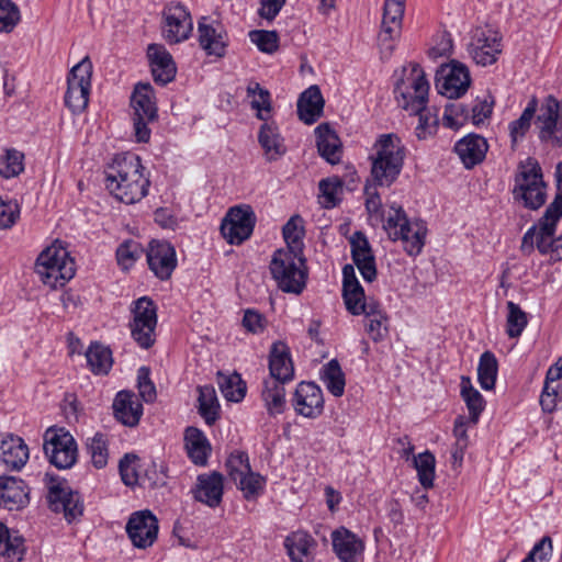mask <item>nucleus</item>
Masks as SVG:
<instances>
[{
	"instance_id": "nucleus-39",
	"label": "nucleus",
	"mask_w": 562,
	"mask_h": 562,
	"mask_svg": "<svg viewBox=\"0 0 562 562\" xmlns=\"http://www.w3.org/2000/svg\"><path fill=\"white\" fill-rule=\"evenodd\" d=\"M23 537L0 522V555L8 562H20L25 554Z\"/></svg>"
},
{
	"instance_id": "nucleus-11",
	"label": "nucleus",
	"mask_w": 562,
	"mask_h": 562,
	"mask_svg": "<svg viewBox=\"0 0 562 562\" xmlns=\"http://www.w3.org/2000/svg\"><path fill=\"white\" fill-rule=\"evenodd\" d=\"M91 76L92 63L89 57L81 59L68 74L65 104L74 114H80L88 106Z\"/></svg>"
},
{
	"instance_id": "nucleus-47",
	"label": "nucleus",
	"mask_w": 562,
	"mask_h": 562,
	"mask_svg": "<svg viewBox=\"0 0 562 562\" xmlns=\"http://www.w3.org/2000/svg\"><path fill=\"white\" fill-rule=\"evenodd\" d=\"M286 248L281 250H293L296 254H303V238L305 235L303 218L300 215H293L282 229Z\"/></svg>"
},
{
	"instance_id": "nucleus-54",
	"label": "nucleus",
	"mask_w": 562,
	"mask_h": 562,
	"mask_svg": "<svg viewBox=\"0 0 562 562\" xmlns=\"http://www.w3.org/2000/svg\"><path fill=\"white\" fill-rule=\"evenodd\" d=\"M443 124L447 127L458 130L470 122V106L461 102H452L445 106Z\"/></svg>"
},
{
	"instance_id": "nucleus-13",
	"label": "nucleus",
	"mask_w": 562,
	"mask_h": 562,
	"mask_svg": "<svg viewBox=\"0 0 562 562\" xmlns=\"http://www.w3.org/2000/svg\"><path fill=\"white\" fill-rule=\"evenodd\" d=\"M405 0H385L381 31L378 36L379 46L384 57H390L402 33Z\"/></svg>"
},
{
	"instance_id": "nucleus-64",
	"label": "nucleus",
	"mask_w": 562,
	"mask_h": 562,
	"mask_svg": "<svg viewBox=\"0 0 562 562\" xmlns=\"http://www.w3.org/2000/svg\"><path fill=\"white\" fill-rule=\"evenodd\" d=\"M553 546L550 537L544 536L535 543L521 562H549L552 558Z\"/></svg>"
},
{
	"instance_id": "nucleus-48",
	"label": "nucleus",
	"mask_w": 562,
	"mask_h": 562,
	"mask_svg": "<svg viewBox=\"0 0 562 562\" xmlns=\"http://www.w3.org/2000/svg\"><path fill=\"white\" fill-rule=\"evenodd\" d=\"M234 482L247 501L257 499L263 493L267 483L265 476L252 470L237 477Z\"/></svg>"
},
{
	"instance_id": "nucleus-4",
	"label": "nucleus",
	"mask_w": 562,
	"mask_h": 562,
	"mask_svg": "<svg viewBox=\"0 0 562 562\" xmlns=\"http://www.w3.org/2000/svg\"><path fill=\"white\" fill-rule=\"evenodd\" d=\"M269 268L272 279L282 292L301 294L305 289L308 270L303 254L276 250Z\"/></svg>"
},
{
	"instance_id": "nucleus-36",
	"label": "nucleus",
	"mask_w": 562,
	"mask_h": 562,
	"mask_svg": "<svg viewBox=\"0 0 562 562\" xmlns=\"http://www.w3.org/2000/svg\"><path fill=\"white\" fill-rule=\"evenodd\" d=\"M315 131L319 155L331 165L338 164L342 155L341 142L338 135L327 125H319Z\"/></svg>"
},
{
	"instance_id": "nucleus-3",
	"label": "nucleus",
	"mask_w": 562,
	"mask_h": 562,
	"mask_svg": "<svg viewBox=\"0 0 562 562\" xmlns=\"http://www.w3.org/2000/svg\"><path fill=\"white\" fill-rule=\"evenodd\" d=\"M383 229L393 241H400L403 250L412 257L418 256L426 243L427 225L420 220L407 217L401 205H390Z\"/></svg>"
},
{
	"instance_id": "nucleus-20",
	"label": "nucleus",
	"mask_w": 562,
	"mask_h": 562,
	"mask_svg": "<svg viewBox=\"0 0 562 562\" xmlns=\"http://www.w3.org/2000/svg\"><path fill=\"white\" fill-rule=\"evenodd\" d=\"M147 262L150 271L160 280H168L177 267L175 247L166 240H151L147 249Z\"/></svg>"
},
{
	"instance_id": "nucleus-5",
	"label": "nucleus",
	"mask_w": 562,
	"mask_h": 562,
	"mask_svg": "<svg viewBox=\"0 0 562 562\" xmlns=\"http://www.w3.org/2000/svg\"><path fill=\"white\" fill-rule=\"evenodd\" d=\"M35 272L41 281L49 288H61L74 278L75 261L61 243L56 240L38 255Z\"/></svg>"
},
{
	"instance_id": "nucleus-21",
	"label": "nucleus",
	"mask_w": 562,
	"mask_h": 562,
	"mask_svg": "<svg viewBox=\"0 0 562 562\" xmlns=\"http://www.w3.org/2000/svg\"><path fill=\"white\" fill-rule=\"evenodd\" d=\"M333 551L340 562H359L366 544L355 532L346 527L335 529L331 535Z\"/></svg>"
},
{
	"instance_id": "nucleus-37",
	"label": "nucleus",
	"mask_w": 562,
	"mask_h": 562,
	"mask_svg": "<svg viewBox=\"0 0 562 562\" xmlns=\"http://www.w3.org/2000/svg\"><path fill=\"white\" fill-rule=\"evenodd\" d=\"M258 140L265 151V156L269 161L277 160L285 154L286 148L284 140L280 135L279 128L273 123H265L261 125Z\"/></svg>"
},
{
	"instance_id": "nucleus-38",
	"label": "nucleus",
	"mask_w": 562,
	"mask_h": 562,
	"mask_svg": "<svg viewBox=\"0 0 562 562\" xmlns=\"http://www.w3.org/2000/svg\"><path fill=\"white\" fill-rule=\"evenodd\" d=\"M286 382L276 379H265L261 398L270 416H277L284 412L286 406L285 387Z\"/></svg>"
},
{
	"instance_id": "nucleus-2",
	"label": "nucleus",
	"mask_w": 562,
	"mask_h": 562,
	"mask_svg": "<svg viewBox=\"0 0 562 562\" xmlns=\"http://www.w3.org/2000/svg\"><path fill=\"white\" fill-rule=\"evenodd\" d=\"M144 172L145 167L139 156L133 153L119 154L104 171L105 188L116 200L134 204L148 193L150 181Z\"/></svg>"
},
{
	"instance_id": "nucleus-28",
	"label": "nucleus",
	"mask_w": 562,
	"mask_h": 562,
	"mask_svg": "<svg viewBox=\"0 0 562 562\" xmlns=\"http://www.w3.org/2000/svg\"><path fill=\"white\" fill-rule=\"evenodd\" d=\"M487 149L488 144L486 139L476 134H468L454 145L456 154L468 169L481 164L486 156Z\"/></svg>"
},
{
	"instance_id": "nucleus-17",
	"label": "nucleus",
	"mask_w": 562,
	"mask_h": 562,
	"mask_svg": "<svg viewBox=\"0 0 562 562\" xmlns=\"http://www.w3.org/2000/svg\"><path fill=\"white\" fill-rule=\"evenodd\" d=\"M198 41L209 56L223 57L229 43L225 26L217 20L202 16L198 22Z\"/></svg>"
},
{
	"instance_id": "nucleus-34",
	"label": "nucleus",
	"mask_w": 562,
	"mask_h": 562,
	"mask_svg": "<svg viewBox=\"0 0 562 562\" xmlns=\"http://www.w3.org/2000/svg\"><path fill=\"white\" fill-rule=\"evenodd\" d=\"M324 99L317 86H311L297 101L299 117L306 124L315 123L323 113Z\"/></svg>"
},
{
	"instance_id": "nucleus-51",
	"label": "nucleus",
	"mask_w": 562,
	"mask_h": 562,
	"mask_svg": "<svg viewBox=\"0 0 562 562\" xmlns=\"http://www.w3.org/2000/svg\"><path fill=\"white\" fill-rule=\"evenodd\" d=\"M247 95L251 98V108L257 111V117L267 120L265 113L271 110L270 92L262 88L259 82L250 81L247 86Z\"/></svg>"
},
{
	"instance_id": "nucleus-7",
	"label": "nucleus",
	"mask_w": 562,
	"mask_h": 562,
	"mask_svg": "<svg viewBox=\"0 0 562 562\" xmlns=\"http://www.w3.org/2000/svg\"><path fill=\"white\" fill-rule=\"evenodd\" d=\"M429 89L430 85L423 68L411 63L403 69V76L394 88L397 105L409 113L422 112L428 103Z\"/></svg>"
},
{
	"instance_id": "nucleus-33",
	"label": "nucleus",
	"mask_w": 562,
	"mask_h": 562,
	"mask_svg": "<svg viewBox=\"0 0 562 562\" xmlns=\"http://www.w3.org/2000/svg\"><path fill=\"white\" fill-rule=\"evenodd\" d=\"M134 115H142L146 120H157V105L155 92L150 83L139 82L135 86L131 97Z\"/></svg>"
},
{
	"instance_id": "nucleus-24",
	"label": "nucleus",
	"mask_w": 562,
	"mask_h": 562,
	"mask_svg": "<svg viewBox=\"0 0 562 562\" xmlns=\"http://www.w3.org/2000/svg\"><path fill=\"white\" fill-rule=\"evenodd\" d=\"M342 297L347 311L352 315H361L372 301L366 299L363 288L351 265H346L342 268Z\"/></svg>"
},
{
	"instance_id": "nucleus-32",
	"label": "nucleus",
	"mask_w": 562,
	"mask_h": 562,
	"mask_svg": "<svg viewBox=\"0 0 562 562\" xmlns=\"http://www.w3.org/2000/svg\"><path fill=\"white\" fill-rule=\"evenodd\" d=\"M184 447L190 460L196 465H205L212 447L205 434L193 426L184 431Z\"/></svg>"
},
{
	"instance_id": "nucleus-53",
	"label": "nucleus",
	"mask_w": 562,
	"mask_h": 562,
	"mask_svg": "<svg viewBox=\"0 0 562 562\" xmlns=\"http://www.w3.org/2000/svg\"><path fill=\"white\" fill-rule=\"evenodd\" d=\"M537 100L531 99L525 110L522 111L521 115L509 123V135L513 143H517L518 139L522 138L525 134L530 128L531 120L535 116V113L537 111Z\"/></svg>"
},
{
	"instance_id": "nucleus-27",
	"label": "nucleus",
	"mask_w": 562,
	"mask_h": 562,
	"mask_svg": "<svg viewBox=\"0 0 562 562\" xmlns=\"http://www.w3.org/2000/svg\"><path fill=\"white\" fill-rule=\"evenodd\" d=\"M25 482L14 476H0V505L8 510H19L29 504Z\"/></svg>"
},
{
	"instance_id": "nucleus-1",
	"label": "nucleus",
	"mask_w": 562,
	"mask_h": 562,
	"mask_svg": "<svg viewBox=\"0 0 562 562\" xmlns=\"http://www.w3.org/2000/svg\"><path fill=\"white\" fill-rule=\"evenodd\" d=\"M371 156L372 182L364 186L366 210L371 218L384 223L386 212H382V202L378 187H390L398 178L406 157V147L401 137L394 133L381 134L374 145Z\"/></svg>"
},
{
	"instance_id": "nucleus-9",
	"label": "nucleus",
	"mask_w": 562,
	"mask_h": 562,
	"mask_svg": "<svg viewBox=\"0 0 562 562\" xmlns=\"http://www.w3.org/2000/svg\"><path fill=\"white\" fill-rule=\"evenodd\" d=\"M44 453L50 464L59 470L72 468L78 460V445L64 427H49L44 434Z\"/></svg>"
},
{
	"instance_id": "nucleus-29",
	"label": "nucleus",
	"mask_w": 562,
	"mask_h": 562,
	"mask_svg": "<svg viewBox=\"0 0 562 562\" xmlns=\"http://www.w3.org/2000/svg\"><path fill=\"white\" fill-rule=\"evenodd\" d=\"M29 448L24 440L14 435H8L0 443V462L10 470H21L29 460Z\"/></svg>"
},
{
	"instance_id": "nucleus-43",
	"label": "nucleus",
	"mask_w": 562,
	"mask_h": 562,
	"mask_svg": "<svg viewBox=\"0 0 562 562\" xmlns=\"http://www.w3.org/2000/svg\"><path fill=\"white\" fill-rule=\"evenodd\" d=\"M498 373V362L492 351H484L479 359L477 380L481 387L491 391L495 387Z\"/></svg>"
},
{
	"instance_id": "nucleus-44",
	"label": "nucleus",
	"mask_w": 562,
	"mask_h": 562,
	"mask_svg": "<svg viewBox=\"0 0 562 562\" xmlns=\"http://www.w3.org/2000/svg\"><path fill=\"white\" fill-rule=\"evenodd\" d=\"M86 359L89 369L94 374H106L113 364L111 350L97 342L91 344L88 348Z\"/></svg>"
},
{
	"instance_id": "nucleus-12",
	"label": "nucleus",
	"mask_w": 562,
	"mask_h": 562,
	"mask_svg": "<svg viewBox=\"0 0 562 562\" xmlns=\"http://www.w3.org/2000/svg\"><path fill=\"white\" fill-rule=\"evenodd\" d=\"M193 31V20L189 9L177 1H170L162 9L161 33L169 44L187 41Z\"/></svg>"
},
{
	"instance_id": "nucleus-49",
	"label": "nucleus",
	"mask_w": 562,
	"mask_h": 562,
	"mask_svg": "<svg viewBox=\"0 0 562 562\" xmlns=\"http://www.w3.org/2000/svg\"><path fill=\"white\" fill-rule=\"evenodd\" d=\"M536 237V245L538 250L546 255L551 254V258L553 259V245L554 238L553 235H546L543 231H541V226L539 225V231H536V227H530L522 237L521 249L524 251H530L533 249V238Z\"/></svg>"
},
{
	"instance_id": "nucleus-10",
	"label": "nucleus",
	"mask_w": 562,
	"mask_h": 562,
	"mask_svg": "<svg viewBox=\"0 0 562 562\" xmlns=\"http://www.w3.org/2000/svg\"><path fill=\"white\" fill-rule=\"evenodd\" d=\"M45 485L49 508L55 513H63L68 522L76 520L83 513V503L80 495L74 492L68 482L57 475L46 473Z\"/></svg>"
},
{
	"instance_id": "nucleus-42",
	"label": "nucleus",
	"mask_w": 562,
	"mask_h": 562,
	"mask_svg": "<svg viewBox=\"0 0 562 562\" xmlns=\"http://www.w3.org/2000/svg\"><path fill=\"white\" fill-rule=\"evenodd\" d=\"M321 380L330 394L339 397L345 392V374L336 359L328 361L321 370Z\"/></svg>"
},
{
	"instance_id": "nucleus-30",
	"label": "nucleus",
	"mask_w": 562,
	"mask_h": 562,
	"mask_svg": "<svg viewBox=\"0 0 562 562\" xmlns=\"http://www.w3.org/2000/svg\"><path fill=\"white\" fill-rule=\"evenodd\" d=\"M562 117V108L559 100L548 95L542 102L537 116L539 137L541 140H549L554 137L559 117Z\"/></svg>"
},
{
	"instance_id": "nucleus-23",
	"label": "nucleus",
	"mask_w": 562,
	"mask_h": 562,
	"mask_svg": "<svg viewBox=\"0 0 562 562\" xmlns=\"http://www.w3.org/2000/svg\"><path fill=\"white\" fill-rule=\"evenodd\" d=\"M352 261L363 280L372 282L376 278L375 257L370 243L361 232H355L349 239Z\"/></svg>"
},
{
	"instance_id": "nucleus-31",
	"label": "nucleus",
	"mask_w": 562,
	"mask_h": 562,
	"mask_svg": "<svg viewBox=\"0 0 562 562\" xmlns=\"http://www.w3.org/2000/svg\"><path fill=\"white\" fill-rule=\"evenodd\" d=\"M223 488V476L220 473L201 474L198 476L194 497L210 507H215L222 501Z\"/></svg>"
},
{
	"instance_id": "nucleus-22",
	"label": "nucleus",
	"mask_w": 562,
	"mask_h": 562,
	"mask_svg": "<svg viewBox=\"0 0 562 562\" xmlns=\"http://www.w3.org/2000/svg\"><path fill=\"white\" fill-rule=\"evenodd\" d=\"M113 416L122 425L136 427L143 416L144 407L138 395L132 391L122 390L116 393L112 403Z\"/></svg>"
},
{
	"instance_id": "nucleus-45",
	"label": "nucleus",
	"mask_w": 562,
	"mask_h": 562,
	"mask_svg": "<svg viewBox=\"0 0 562 562\" xmlns=\"http://www.w3.org/2000/svg\"><path fill=\"white\" fill-rule=\"evenodd\" d=\"M145 461L135 453H125L120 460L119 471L126 486L134 487L138 485Z\"/></svg>"
},
{
	"instance_id": "nucleus-16",
	"label": "nucleus",
	"mask_w": 562,
	"mask_h": 562,
	"mask_svg": "<svg viewBox=\"0 0 562 562\" xmlns=\"http://www.w3.org/2000/svg\"><path fill=\"white\" fill-rule=\"evenodd\" d=\"M468 50L477 65H492L502 53V36L493 29L476 27L471 36Z\"/></svg>"
},
{
	"instance_id": "nucleus-57",
	"label": "nucleus",
	"mask_w": 562,
	"mask_h": 562,
	"mask_svg": "<svg viewBox=\"0 0 562 562\" xmlns=\"http://www.w3.org/2000/svg\"><path fill=\"white\" fill-rule=\"evenodd\" d=\"M507 310L506 333L510 338H517L528 324L527 315L518 304L512 301L507 302Z\"/></svg>"
},
{
	"instance_id": "nucleus-40",
	"label": "nucleus",
	"mask_w": 562,
	"mask_h": 562,
	"mask_svg": "<svg viewBox=\"0 0 562 562\" xmlns=\"http://www.w3.org/2000/svg\"><path fill=\"white\" fill-rule=\"evenodd\" d=\"M361 315L367 318L366 328L371 339L383 340L387 335L389 317L382 305L376 301H371Z\"/></svg>"
},
{
	"instance_id": "nucleus-59",
	"label": "nucleus",
	"mask_w": 562,
	"mask_h": 562,
	"mask_svg": "<svg viewBox=\"0 0 562 562\" xmlns=\"http://www.w3.org/2000/svg\"><path fill=\"white\" fill-rule=\"evenodd\" d=\"M167 474L162 467H159L155 461H145L143 467V474L140 475L139 486L144 487H160L166 484Z\"/></svg>"
},
{
	"instance_id": "nucleus-15",
	"label": "nucleus",
	"mask_w": 562,
	"mask_h": 562,
	"mask_svg": "<svg viewBox=\"0 0 562 562\" xmlns=\"http://www.w3.org/2000/svg\"><path fill=\"white\" fill-rule=\"evenodd\" d=\"M471 77L469 68L458 61L451 60L442 65L437 71L436 88L438 92L448 99H459L469 89Z\"/></svg>"
},
{
	"instance_id": "nucleus-8",
	"label": "nucleus",
	"mask_w": 562,
	"mask_h": 562,
	"mask_svg": "<svg viewBox=\"0 0 562 562\" xmlns=\"http://www.w3.org/2000/svg\"><path fill=\"white\" fill-rule=\"evenodd\" d=\"M131 313V337L142 349H149L156 341L158 316L155 302L142 296L132 303Z\"/></svg>"
},
{
	"instance_id": "nucleus-25",
	"label": "nucleus",
	"mask_w": 562,
	"mask_h": 562,
	"mask_svg": "<svg viewBox=\"0 0 562 562\" xmlns=\"http://www.w3.org/2000/svg\"><path fill=\"white\" fill-rule=\"evenodd\" d=\"M147 57L155 82L165 86L175 79L177 74L176 63L164 45H148Z\"/></svg>"
},
{
	"instance_id": "nucleus-18",
	"label": "nucleus",
	"mask_w": 562,
	"mask_h": 562,
	"mask_svg": "<svg viewBox=\"0 0 562 562\" xmlns=\"http://www.w3.org/2000/svg\"><path fill=\"white\" fill-rule=\"evenodd\" d=\"M158 529V520L150 510L133 513L126 524V533L138 549L151 547L157 539Z\"/></svg>"
},
{
	"instance_id": "nucleus-50",
	"label": "nucleus",
	"mask_w": 562,
	"mask_h": 562,
	"mask_svg": "<svg viewBox=\"0 0 562 562\" xmlns=\"http://www.w3.org/2000/svg\"><path fill=\"white\" fill-rule=\"evenodd\" d=\"M87 448L93 467L97 469L105 468L109 460V439L106 435L94 434L93 437L88 439Z\"/></svg>"
},
{
	"instance_id": "nucleus-61",
	"label": "nucleus",
	"mask_w": 562,
	"mask_h": 562,
	"mask_svg": "<svg viewBox=\"0 0 562 562\" xmlns=\"http://www.w3.org/2000/svg\"><path fill=\"white\" fill-rule=\"evenodd\" d=\"M562 217V196L557 195L553 202L547 207L543 217L540 220L539 225L546 235H554L555 226Z\"/></svg>"
},
{
	"instance_id": "nucleus-52",
	"label": "nucleus",
	"mask_w": 562,
	"mask_h": 562,
	"mask_svg": "<svg viewBox=\"0 0 562 562\" xmlns=\"http://www.w3.org/2000/svg\"><path fill=\"white\" fill-rule=\"evenodd\" d=\"M413 464L417 471L418 481L423 487H432L435 480V457L429 451H425L413 457Z\"/></svg>"
},
{
	"instance_id": "nucleus-62",
	"label": "nucleus",
	"mask_w": 562,
	"mask_h": 562,
	"mask_svg": "<svg viewBox=\"0 0 562 562\" xmlns=\"http://www.w3.org/2000/svg\"><path fill=\"white\" fill-rule=\"evenodd\" d=\"M318 189L323 199L322 203L326 209L335 207L338 204L342 189L338 179H323L319 181Z\"/></svg>"
},
{
	"instance_id": "nucleus-60",
	"label": "nucleus",
	"mask_w": 562,
	"mask_h": 562,
	"mask_svg": "<svg viewBox=\"0 0 562 562\" xmlns=\"http://www.w3.org/2000/svg\"><path fill=\"white\" fill-rule=\"evenodd\" d=\"M249 40L257 48L267 54L274 53L279 47V37L274 31L255 30L249 32Z\"/></svg>"
},
{
	"instance_id": "nucleus-14",
	"label": "nucleus",
	"mask_w": 562,
	"mask_h": 562,
	"mask_svg": "<svg viewBox=\"0 0 562 562\" xmlns=\"http://www.w3.org/2000/svg\"><path fill=\"white\" fill-rule=\"evenodd\" d=\"M256 224V215L250 205H237L228 210L221 224V233L231 245H240L248 239Z\"/></svg>"
},
{
	"instance_id": "nucleus-58",
	"label": "nucleus",
	"mask_w": 562,
	"mask_h": 562,
	"mask_svg": "<svg viewBox=\"0 0 562 562\" xmlns=\"http://www.w3.org/2000/svg\"><path fill=\"white\" fill-rule=\"evenodd\" d=\"M218 407L213 390L200 387L199 413L207 425H213L218 418Z\"/></svg>"
},
{
	"instance_id": "nucleus-55",
	"label": "nucleus",
	"mask_w": 562,
	"mask_h": 562,
	"mask_svg": "<svg viewBox=\"0 0 562 562\" xmlns=\"http://www.w3.org/2000/svg\"><path fill=\"white\" fill-rule=\"evenodd\" d=\"M143 248L133 239L124 240L116 249V261L122 270H128L140 258Z\"/></svg>"
},
{
	"instance_id": "nucleus-6",
	"label": "nucleus",
	"mask_w": 562,
	"mask_h": 562,
	"mask_svg": "<svg viewBox=\"0 0 562 562\" xmlns=\"http://www.w3.org/2000/svg\"><path fill=\"white\" fill-rule=\"evenodd\" d=\"M514 199L521 201L530 210L541 207L547 199V184L543 181L539 162L531 157L520 161L515 175Z\"/></svg>"
},
{
	"instance_id": "nucleus-26",
	"label": "nucleus",
	"mask_w": 562,
	"mask_h": 562,
	"mask_svg": "<svg viewBox=\"0 0 562 562\" xmlns=\"http://www.w3.org/2000/svg\"><path fill=\"white\" fill-rule=\"evenodd\" d=\"M268 379H276L281 382H290L294 379V364L290 347L281 340L274 341L269 350Z\"/></svg>"
},
{
	"instance_id": "nucleus-46",
	"label": "nucleus",
	"mask_w": 562,
	"mask_h": 562,
	"mask_svg": "<svg viewBox=\"0 0 562 562\" xmlns=\"http://www.w3.org/2000/svg\"><path fill=\"white\" fill-rule=\"evenodd\" d=\"M217 384L223 396L229 402H240L246 395V384L240 374L218 373Z\"/></svg>"
},
{
	"instance_id": "nucleus-19",
	"label": "nucleus",
	"mask_w": 562,
	"mask_h": 562,
	"mask_svg": "<svg viewBox=\"0 0 562 562\" xmlns=\"http://www.w3.org/2000/svg\"><path fill=\"white\" fill-rule=\"evenodd\" d=\"M292 406L303 417L317 418L324 411L322 389L314 382L299 383L292 397Z\"/></svg>"
},
{
	"instance_id": "nucleus-35",
	"label": "nucleus",
	"mask_w": 562,
	"mask_h": 562,
	"mask_svg": "<svg viewBox=\"0 0 562 562\" xmlns=\"http://www.w3.org/2000/svg\"><path fill=\"white\" fill-rule=\"evenodd\" d=\"M284 546L292 562H312L316 542L310 533L292 532L285 538Z\"/></svg>"
},
{
	"instance_id": "nucleus-63",
	"label": "nucleus",
	"mask_w": 562,
	"mask_h": 562,
	"mask_svg": "<svg viewBox=\"0 0 562 562\" xmlns=\"http://www.w3.org/2000/svg\"><path fill=\"white\" fill-rule=\"evenodd\" d=\"M562 403V384L546 383L540 395V405L544 412H553Z\"/></svg>"
},
{
	"instance_id": "nucleus-56",
	"label": "nucleus",
	"mask_w": 562,
	"mask_h": 562,
	"mask_svg": "<svg viewBox=\"0 0 562 562\" xmlns=\"http://www.w3.org/2000/svg\"><path fill=\"white\" fill-rule=\"evenodd\" d=\"M24 155L16 149H7L0 157V176L5 179L14 178L24 170Z\"/></svg>"
},
{
	"instance_id": "nucleus-41",
	"label": "nucleus",
	"mask_w": 562,
	"mask_h": 562,
	"mask_svg": "<svg viewBox=\"0 0 562 562\" xmlns=\"http://www.w3.org/2000/svg\"><path fill=\"white\" fill-rule=\"evenodd\" d=\"M460 386L461 397L467 405L470 419L476 424L482 412L485 409L486 402L483 395L472 385L470 378L462 376Z\"/></svg>"
}]
</instances>
